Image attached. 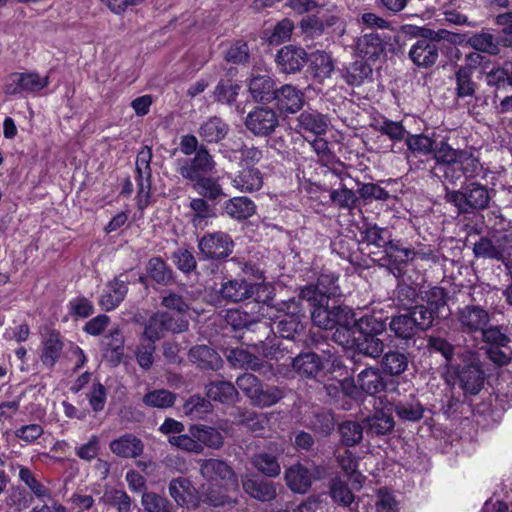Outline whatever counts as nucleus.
<instances>
[{"label": "nucleus", "mask_w": 512, "mask_h": 512, "mask_svg": "<svg viewBox=\"0 0 512 512\" xmlns=\"http://www.w3.org/2000/svg\"><path fill=\"white\" fill-rule=\"evenodd\" d=\"M447 202L453 204L458 214L481 216V224H503L505 217L499 206H489L490 194L488 188L478 182H468L460 190L448 191Z\"/></svg>", "instance_id": "nucleus-1"}, {"label": "nucleus", "mask_w": 512, "mask_h": 512, "mask_svg": "<svg viewBox=\"0 0 512 512\" xmlns=\"http://www.w3.org/2000/svg\"><path fill=\"white\" fill-rule=\"evenodd\" d=\"M261 316L259 314L252 324L242 331V343L266 359L277 360L285 354H292V346H284L283 341L276 340L271 323L261 320Z\"/></svg>", "instance_id": "nucleus-2"}, {"label": "nucleus", "mask_w": 512, "mask_h": 512, "mask_svg": "<svg viewBox=\"0 0 512 512\" xmlns=\"http://www.w3.org/2000/svg\"><path fill=\"white\" fill-rule=\"evenodd\" d=\"M387 328L385 321L375 315H365L357 321V336L352 350L359 351L365 357L377 359L384 352L385 343L379 338Z\"/></svg>", "instance_id": "nucleus-3"}, {"label": "nucleus", "mask_w": 512, "mask_h": 512, "mask_svg": "<svg viewBox=\"0 0 512 512\" xmlns=\"http://www.w3.org/2000/svg\"><path fill=\"white\" fill-rule=\"evenodd\" d=\"M237 387L249 399L253 406L270 407L284 397V391L277 386H264L262 382L251 373H244L236 379Z\"/></svg>", "instance_id": "nucleus-4"}, {"label": "nucleus", "mask_w": 512, "mask_h": 512, "mask_svg": "<svg viewBox=\"0 0 512 512\" xmlns=\"http://www.w3.org/2000/svg\"><path fill=\"white\" fill-rule=\"evenodd\" d=\"M311 319L313 323L325 330H332L338 324H346L348 318L354 314L348 306L341 305L337 299L326 301H313Z\"/></svg>", "instance_id": "nucleus-5"}, {"label": "nucleus", "mask_w": 512, "mask_h": 512, "mask_svg": "<svg viewBox=\"0 0 512 512\" xmlns=\"http://www.w3.org/2000/svg\"><path fill=\"white\" fill-rule=\"evenodd\" d=\"M425 304L415 305V313L422 316L430 328L435 320L445 319L450 315L448 306V293L442 287H432L422 296Z\"/></svg>", "instance_id": "nucleus-6"}, {"label": "nucleus", "mask_w": 512, "mask_h": 512, "mask_svg": "<svg viewBox=\"0 0 512 512\" xmlns=\"http://www.w3.org/2000/svg\"><path fill=\"white\" fill-rule=\"evenodd\" d=\"M456 371L459 387L464 396H475L483 389L486 374L482 368L481 361L475 353L469 352Z\"/></svg>", "instance_id": "nucleus-7"}, {"label": "nucleus", "mask_w": 512, "mask_h": 512, "mask_svg": "<svg viewBox=\"0 0 512 512\" xmlns=\"http://www.w3.org/2000/svg\"><path fill=\"white\" fill-rule=\"evenodd\" d=\"M189 322L181 316L174 317L169 312H156L147 321L143 335L150 342L164 337L165 333H182L188 330Z\"/></svg>", "instance_id": "nucleus-8"}, {"label": "nucleus", "mask_w": 512, "mask_h": 512, "mask_svg": "<svg viewBox=\"0 0 512 512\" xmlns=\"http://www.w3.org/2000/svg\"><path fill=\"white\" fill-rule=\"evenodd\" d=\"M389 329L397 339L408 344L410 341H415L419 332L427 331L430 327L422 316L415 313L414 307L404 313L391 316Z\"/></svg>", "instance_id": "nucleus-9"}, {"label": "nucleus", "mask_w": 512, "mask_h": 512, "mask_svg": "<svg viewBox=\"0 0 512 512\" xmlns=\"http://www.w3.org/2000/svg\"><path fill=\"white\" fill-rule=\"evenodd\" d=\"M280 115L268 105H257L244 119L245 128L256 137L271 136L280 125Z\"/></svg>", "instance_id": "nucleus-10"}, {"label": "nucleus", "mask_w": 512, "mask_h": 512, "mask_svg": "<svg viewBox=\"0 0 512 512\" xmlns=\"http://www.w3.org/2000/svg\"><path fill=\"white\" fill-rule=\"evenodd\" d=\"M288 308H292V310L279 315L271 325L274 328L273 336L276 338V335H279L280 338L288 341L287 344L284 343V346H292V353H294L296 341L301 340L300 337L303 334L304 325L301 323L298 305L292 301Z\"/></svg>", "instance_id": "nucleus-11"}, {"label": "nucleus", "mask_w": 512, "mask_h": 512, "mask_svg": "<svg viewBox=\"0 0 512 512\" xmlns=\"http://www.w3.org/2000/svg\"><path fill=\"white\" fill-rule=\"evenodd\" d=\"M49 83V76L41 77L37 72H13L7 78L4 92L9 96L35 94L46 88Z\"/></svg>", "instance_id": "nucleus-12"}, {"label": "nucleus", "mask_w": 512, "mask_h": 512, "mask_svg": "<svg viewBox=\"0 0 512 512\" xmlns=\"http://www.w3.org/2000/svg\"><path fill=\"white\" fill-rule=\"evenodd\" d=\"M265 291V287L246 281L245 279H231L224 282L220 288V295L223 299L231 302H239L246 299L253 298L254 304L265 303L266 300L262 299L260 292Z\"/></svg>", "instance_id": "nucleus-13"}, {"label": "nucleus", "mask_w": 512, "mask_h": 512, "mask_svg": "<svg viewBox=\"0 0 512 512\" xmlns=\"http://www.w3.org/2000/svg\"><path fill=\"white\" fill-rule=\"evenodd\" d=\"M459 330L468 335L480 333L490 322L489 311L477 304H468L456 312Z\"/></svg>", "instance_id": "nucleus-14"}, {"label": "nucleus", "mask_w": 512, "mask_h": 512, "mask_svg": "<svg viewBox=\"0 0 512 512\" xmlns=\"http://www.w3.org/2000/svg\"><path fill=\"white\" fill-rule=\"evenodd\" d=\"M246 86L251 99L258 104L268 105L273 102L277 89L276 79L269 73L253 70L246 80Z\"/></svg>", "instance_id": "nucleus-15"}, {"label": "nucleus", "mask_w": 512, "mask_h": 512, "mask_svg": "<svg viewBox=\"0 0 512 512\" xmlns=\"http://www.w3.org/2000/svg\"><path fill=\"white\" fill-rule=\"evenodd\" d=\"M392 37L386 33H369L358 38L356 51L358 55L367 61H377L381 57H386L388 47L395 49L391 43Z\"/></svg>", "instance_id": "nucleus-16"}, {"label": "nucleus", "mask_w": 512, "mask_h": 512, "mask_svg": "<svg viewBox=\"0 0 512 512\" xmlns=\"http://www.w3.org/2000/svg\"><path fill=\"white\" fill-rule=\"evenodd\" d=\"M338 278L332 273H322L315 285H307L300 291V297L308 302L326 301L335 299L340 295L337 284Z\"/></svg>", "instance_id": "nucleus-17"}, {"label": "nucleus", "mask_w": 512, "mask_h": 512, "mask_svg": "<svg viewBox=\"0 0 512 512\" xmlns=\"http://www.w3.org/2000/svg\"><path fill=\"white\" fill-rule=\"evenodd\" d=\"M152 148L144 145L136 156V181L138 184V199L139 205L142 208L143 203L147 204L150 198L151 189V160H152Z\"/></svg>", "instance_id": "nucleus-18"}, {"label": "nucleus", "mask_w": 512, "mask_h": 512, "mask_svg": "<svg viewBox=\"0 0 512 512\" xmlns=\"http://www.w3.org/2000/svg\"><path fill=\"white\" fill-rule=\"evenodd\" d=\"M275 110L279 115L288 116L299 112L305 103L304 93L292 84H283L277 87L273 98Z\"/></svg>", "instance_id": "nucleus-19"}, {"label": "nucleus", "mask_w": 512, "mask_h": 512, "mask_svg": "<svg viewBox=\"0 0 512 512\" xmlns=\"http://www.w3.org/2000/svg\"><path fill=\"white\" fill-rule=\"evenodd\" d=\"M408 56L418 68H431L439 58V40L428 37L416 39L408 51Z\"/></svg>", "instance_id": "nucleus-20"}, {"label": "nucleus", "mask_w": 512, "mask_h": 512, "mask_svg": "<svg viewBox=\"0 0 512 512\" xmlns=\"http://www.w3.org/2000/svg\"><path fill=\"white\" fill-rule=\"evenodd\" d=\"M215 167V162L208 148L201 144L195 156L185 161L180 167L181 176L191 182L206 176Z\"/></svg>", "instance_id": "nucleus-21"}, {"label": "nucleus", "mask_w": 512, "mask_h": 512, "mask_svg": "<svg viewBox=\"0 0 512 512\" xmlns=\"http://www.w3.org/2000/svg\"><path fill=\"white\" fill-rule=\"evenodd\" d=\"M227 361L235 369L251 370L260 374L272 371V365L254 353L242 349L233 348L226 354Z\"/></svg>", "instance_id": "nucleus-22"}, {"label": "nucleus", "mask_w": 512, "mask_h": 512, "mask_svg": "<svg viewBox=\"0 0 512 512\" xmlns=\"http://www.w3.org/2000/svg\"><path fill=\"white\" fill-rule=\"evenodd\" d=\"M242 488L246 494L261 502H270L277 496L276 484L256 474L241 477Z\"/></svg>", "instance_id": "nucleus-23"}, {"label": "nucleus", "mask_w": 512, "mask_h": 512, "mask_svg": "<svg viewBox=\"0 0 512 512\" xmlns=\"http://www.w3.org/2000/svg\"><path fill=\"white\" fill-rule=\"evenodd\" d=\"M200 474L209 483L224 481L227 484L236 485L237 476L225 461L220 459L199 460Z\"/></svg>", "instance_id": "nucleus-24"}, {"label": "nucleus", "mask_w": 512, "mask_h": 512, "mask_svg": "<svg viewBox=\"0 0 512 512\" xmlns=\"http://www.w3.org/2000/svg\"><path fill=\"white\" fill-rule=\"evenodd\" d=\"M275 61L281 72L293 74L304 67L308 61V54L302 47L286 45L278 51Z\"/></svg>", "instance_id": "nucleus-25"}, {"label": "nucleus", "mask_w": 512, "mask_h": 512, "mask_svg": "<svg viewBox=\"0 0 512 512\" xmlns=\"http://www.w3.org/2000/svg\"><path fill=\"white\" fill-rule=\"evenodd\" d=\"M188 359L198 369L204 371H218L223 367V360L219 353L208 345H195L188 351Z\"/></svg>", "instance_id": "nucleus-26"}, {"label": "nucleus", "mask_w": 512, "mask_h": 512, "mask_svg": "<svg viewBox=\"0 0 512 512\" xmlns=\"http://www.w3.org/2000/svg\"><path fill=\"white\" fill-rule=\"evenodd\" d=\"M297 128L305 137H320L327 132L328 119L317 110H304L297 118Z\"/></svg>", "instance_id": "nucleus-27"}, {"label": "nucleus", "mask_w": 512, "mask_h": 512, "mask_svg": "<svg viewBox=\"0 0 512 512\" xmlns=\"http://www.w3.org/2000/svg\"><path fill=\"white\" fill-rule=\"evenodd\" d=\"M233 242L224 233H214L204 236L199 241L200 251L208 258L220 259L227 257L232 252Z\"/></svg>", "instance_id": "nucleus-28"}, {"label": "nucleus", "mask_w": 512, "mask_h": 512, "mask_svg": "<svg viewBox=\"0 0 512 512\" xmlns=\"http://www.w3.org/2000/svg\"><path fill=\"white\" fill-rule=\"evenodd\" d=\"M263 308V305L259 306V304L249 302L245 304L242 309L228 310L225 320L233 327V329L244 331L252 324L259 314L264 315V312H262Z\"/></svg>", "instance_id": "nucleus-29"}, {"label": "nucleus", "mask_w": 512, "mask_h": 512, "mask_svg": "<svg viewBox=\"0 0 512 512\" xmlns=\"http://www.w3.org/2000/svg\"><path fill=\"white\" fill-rule=\"evenodd\" d=\"M341 77L351 87H360L373 80V68L363 60H356L344 66Z\"/></svg>", "instance_id": "nucleus-30"}, {"label": "nucleus", "mask_w": 512, "mask_h": 512, "mask_svg": "<svg viewBox=\"0 0 512 512\" xmlns=\"http://www.w3.org/2000/svg\"><path fill=\"white\" fill-rule=\"evenodd\" d=\"M234 419L237 425L246 427V429L256 437L264 436L269 424V419L266 414L243 408H237Z\"/></svg>", "instance_id": "nucleus-31"}, {"label": "nucleus", "mask_w": 512, "mask_h": 512, "mask_svg": "<svg viewBox=\"0 0 512 512\" xmlns=\"http://www.w3.org/2000/svg\"><path fill=\"white\" fill-rule=\"evenodd\" d=\"M292 367L301 378L315 379L322 372L324 363L318 354L306 352L293 358Z\"/></svg>", "instance_id": "nucleus-32"}, {"label": "nucleus", "mask_w": 512, "mask_h": 512, "mask_svg": "<svg viewBox=\"0 0 512 512\" xmlns=\"http://www.w3.org/2000/svg\"><path fill=\"white\" fill-rule=\"evenodd\" d=\"M128 282V275L121 273L108 284L109 290L102 294L100 299V304L106 311L115 309L124 300L128 291Z\"/></svg>", "instance_id": "nucleus-33"}, {"label": "nucleus", "mask_w": 512, "mask_h": 512, "mask_svg": "<svg viewBox=\"0 0 512 512\" xmlns=\"http://www.w3.org/2000/svg\"><path fill=\"white\" fill-rule=\"evenodd\" d=\"M230 130L229 124L219 116H211L198 128V135L208 144H217L224 140Z\"/></svg>", "instance_id": "nucleus-34"}, {"label": "nucleus", "mask_w": 512, "mask_h": 512, "mask_svg": "<svg viewBox=\"0 0 512 512\" xmlns=\"http://www.w3.org/2000/svg\"><path fill=\"white\" fill-rule=\"evenodd\" d=\"M334 62L330 54L325 51H316L310 56L309 73L317 83H323L334 72Z\"/></svg>", "instance_id": "nucleus-35"}, {"label": "nucleus", "mask_w": 512, "mask_h": 512, "mask_svg": "<svg viewBox=\"0 0 512 512\" xmlns=\"http://www.w3.org/2000/svg\"><path fill=\"white\" fill-rule=\"evenodd\" d=\"M481 170L482 166L479 159L474 157L471 153L462 151L450 171L449 178H451V180H457L464 177L466 180H470L477 177Z\"/></svg>", "instance_id": "nucleus-36"}, {"label": "nucleus", "mask_w": 512, "mask_h": 512, "mask_svg": "<svg viewBox=\"0 0 512 512\" xmlns=\"http://www.w3.org/2000/svg\"><path fill=\"white\" fill-rule=\"evenodd\" d=\"M109 448L115 455L122 458H137L144 450L143 442L134 436L127 433L110 442Z\"/></svg>", "instance_id": "nucleus-37"}, {"label": "nucleus", "mask_w": 512, "mask_h": 512, "mask_svg": "<svg viewBox=\"0 0 512 512\" xmlns=\"http://www.w3.org/2000/svg\"><path fill=\"white\" fill-rule=\"evenodd\" d=\"M63 350L61 336L56 331H50L42 342L40 360L42 364L52 369L60 359Z\"/></svg>", "instance_id": "nucleus-38"}, {"label": "nucleus", "mask_w": 512, "mask_h": 512, "mask_svg": "<svg viewBox=\"0 0 512 512\" xmlns=\"http://www.w3.org/2000/svg\"><path fill=\"white\" fill-rule=\"evenodd\" d=\"M287 486L298 494H305L312 486L310 469L302 464H294L285 471Z\"/></svg>", "instance_id": "nucleus-39"}, {"label": "nucleus", "mask_w": 512, "mask_h": 512, "mask_svg": "<svg viewBox=\"0 0 512 512\" xmlns=\"http://www.w3.org/2000/svg\"><path fill=\"white\" fill-rule=\"evenodd\" d=\"M355 387L369 395H375L385 389L386 382L378 368L367 367L357 375Z\"/></svg>", "instance_id": "nucleus-40"}, {"label": "nucleus", "mask_w": 512, "mask_h": 512, "mask_svg": "<svg viewBox=\"0 0 512 512\" xmlns=\"http://www.w3.org/2000/svg\"><path fill=\"white\" fill-rule=\"evenodd\" d=\"M194 299L193 293L187 290L183 292L165 290L161 294V306L173 310L178 313V316L183 317L190 310L191 301Z\"/></svg>", "instance_id": "nucleus-41"}, {"label": "nucleus", "mask_w": 512, "mask_h": 512, "mask_svg": "<svg viewBox=\"0 0 512 512\" xmlns=\"http://www.w3.org/2000/svg\"><path fill=\"white\" fill-rule=\"evenodd\" d=\"M125 339L122 332L115 328L103 337L104 356L115 364H119L124 356Z\"/></svg>", "instance_id": "nucleus-42"}, {"label": "nucleus", "mask_w": 512, "mask_h": 512, "mask_svg": "<svg viewBox=\"0 0 512 512\" xmlns=\"http://www.w3.org/2000/svg\"><path fill=\"white\" fill-rule=\"evenodd\" d=\"M234 186L242 192L258 191L263 186V175L254 166H247L240 170L233 179Z\"/></svg>", "instance_id": "nucleus-43"}, {"label": "nucleus", "mask_w": 512, "mask_h": 512, "mask_svg": "<svg viewBox=\"0 0 512 512\" xmlns=\"http://www.w3.org/2000/svg\"><path fill=\"white\" fill-rule=\"evenodd\" d=\"M366 432L371 436H384L392 432L395 426L392 415L384 410H378L364 419Z\"/></svg>", "instance_id": "nucleus-44"}, {"label": "nucleus", "mask_w": 512, "mask_h": 512, "mask_svg": "<svg viewBox=\"0 0 512 512\" xmlns=\"http://www.w3.org/2000/svg\"><path fill=\"white\" fill-rule=\"evenodd\" d=\"M206 395L210 400L232 404L238 398L236 387L229 381H213L206 385Z\"/></svg>", "instance_id": "nucleus-45"}, {"label": "nucleus", "mask_w": 512, "mask_h": 512, "mask_svg": "<svg viewBox=\"0 0 512 512\" xmlns=\"http://www.w3.org/2000/svg\"><path fill=\"white\" fill-rule=\"evenodd\" d=\"M473 74L468 67H457L455 80V95L458 99L473 98L478 89V84L473 80Z\"/></svg>", "instance_id": "nucleus-46"}, {"label": "nucleus", "mask_w": 512, "mask_h": 512, "mask_svg": "<svg viewBox=\"0 0 512 512\" xmlns=\"http://www.w3.org/2000/svg\"><path fill=\"white\" fill-rule=\"evenodd\" d=\"M381 371L389 376H398L404 373L408 368V356L398 350H389L382 354Z\"/></svg>", "instance_id": "nucleus-47"}, {"label": "nucleus", "mask_w": 512, "mask_h": 512, "mask_svg": "<svg viewBox=\"0 0 512 512\" xmlns=\"http://www.w3.org/2000/svg\"><path fill=\"white\" fill-rule=\"evenodd\" d=\"M188 432L196 437L198 443L212 449H219L224 444V437L214 427L206 425H191Z\"/></svg>", "instance_id": "nucleus-48"}, {"label": "nucleus", "mask_w": 512, "mask_h": 512, "mask_svg": "<svg viewBox=\"0 0 512 512\" xmlns=\"http://www.w3.org/2000/svg\"><path fill=\"white\" fill-rule=\"evenodd\" d=\"M462 150L454 149L449 143L448 139H442L439 143L435 141L433 153L431 156L438 164L446 165L445 176L449 178L450 171L460 156Z\"/></svg>", "instance_id": "nucleus-49"}, {"label": "nucleus", "mask_w": 512, "mask_h": 512, "mask_svg": "<svg viewBox=\"0 0 512 512\" xmlns=\"http://www.w3.org/2000/svg\"><path fill=\"white\" fill-rule=\"evenodd\" d=\"M169 494L179 506H188L194 501L195 488L187 478L178 477L170 481Z\"/></svg>", "instance_id": "nucleus-50"}, {"label": "nucleus", "mask_w": 512, "mask_h": 512, "mask_svg": "<svg viewBox=\"0 0 512 512\" xmlns=\"http://www.w3.org/2000/svg\"><path fill=\"white\" fill-rule=\"evenodd\" d=\"M251 465L266 477L276 478L281 473V466L277 457L268 452H258L251 456Z\"/></svg>", "instance_id": "nucleus-51"}, {"label": "nucleus", "mask_w": 512, "mask_h": 512, "mask_svg": "<svg viewBox=\"0 0 512 512\" xmlns=\"http://www.w3.org/2000/svg\"><path fill=\"white\" fill-rule=\"evenodd\" d=\"M224 210L231 218L241 221L247 220L255 213L256 205L248 197H234L226 202Z\"/></svg>", "instance_id": "nucleus-52"}, {"label": "nucleus", "mask_w": 512, "mask_h": 512, "mask_svg": "<svg viewBox=\"0 0 512 512\" xmlns=\"http://www.w3.org/2000/svg\"><path fill=\"white\" fill-rule=\"evenodd\" d=\"M497 239L490 237L481 238L474 244V253L477 257L490 258L503 261L507 257V248L501 246Z\"/></svg>", "instance_id": "nucleus-53"}, {"label": "nucleus", "mask_w": 512, "mask_h": 512, "mask_svg": "<svg viewBox=\"0 0 512 512\" xmlns=\"http://www.w3.org/2000/svg\"><path fill=\"white\" fill-rule=\"evenodd\" d=\"M241 86L232 78H221L214 89L216 102L232 106L236 103Z\"/></svg>", "instance_id": "nucleus-54"}, {"label": "nucleus", "mask_w": 512, "mask_h": 512, "mask_svg": "<svg viewBox=\"0 0 512 512\" xmlns=\"http://www.w3.org/2000/svg\"><path fill=\"white\" fill-rule=\"evenodd\" d=\"M340 442L346 447H354L363 439L364 426L355 420H346L339 424Z\"/></svg>", "instance_id": "nucleus-55"}, {"label": "nucleus", "mask_w": 512, "mask_h": 512, "mask_svg": "<svg viewBox=\"0 0 512 512\" xmlns=\"http://www.w3.org/2000/svg\"><path fill=\"white\" fill-rule=\"evenodd\" d=\"M436 139L424 133L412 134L408 133L406 137L407 149L414 156H431Z\"/></svg>", "instance_id": "nucleus-56"}, {"label": "nucleus", "mask_w": 512, "mask_h": 512, "mask_svg": "<svg viewBox=\"0 0 512 512\" xmlns=\"http://www.w3.org/2000/svg\"><path fill=\"white\" fill-rule=\"evenodd\" d=\"M357 319L352 314L346 324H338L334 327L332 340L338 345L352 350L354 338L357 336Z\"/></svg>", "instance_id": "nucleus-57"}, {"label": "nucleus", "mask_w": 512, "mask_h": 512, "mask_svg": "<svg viewBox=\"0 0 512 512\" xmlns=\"http://www.w3.org/2000/svg\"><path fill=\"white\" fill-rule=\"evenodd\" d=\"M360 230V242L374 245L378 248L386 249L390 244L391 233L386 227L380 226H363Z\"/></svg>", "instance_id": "nucleus-58"}, {"label": "nucleus", "mask_w": 512, "mask_h": 512, "mask_svg": "<svg viewBox=\"0 0 512 512\" xmlns=\"http://www.w3.org/2000/svg\"><path fill=\"white\" fill-rule=\"evenodd\" d=\"M467 44L478 52L497 55L500 52L498 39L490 32L474 33L467 39Z\"/></svg>", "instance_id": "nucleus-59"}, {"label": "nucleus", "mask_w": 512, "mask_h": 512, "mask_svg": "<svg viewBox=\"0 0 512 512\" xmlns=\"http://www.w3.org/2000/svg\"><path fill=\"white\" fill-rule=\"evenodd\" d=\"M100 501L104 505L116 507L118 512H131V498L122 489L106 487Z\"/></svg>", "instance_id": "nucleus-60"}, {"label": "nucleus", "mask_w": 512, "mask_h": 512, "mask_svg": "<svg viewBox=\"0 0 512 512\" xmlns=\"http://www.w3.org/2000/svg\"><path fill=\"white\" fill-rule=\"evenodd\" d=\"M326 173H329L341 180L340 187L330 191V198L332 202L343 208H353L356 205L358 198L355 192L352 189L347 188L343 183L341 173H337L335 170L326 171Z\"/></svg>", "instance_id": "nucleus-61"}, {"label": "nucleus", "mask_w": 512, "mask_h": 512, "mask_svg": "<svg viewBox=\"0 0 512 512\" xmlns=\"http://www.w3.org/2000/svg\"><path fill=\"white\" fill-rule=\"evenodd\" d=\"M147 273L151 279L161 285H169L174 280L172 269L159 257H154L149 260Z\"/></svg>", "instance_id": "nucleus-62"}, {"label": "nucleus", "mask_w": 512, "mask_h": 512, "mask_svg": "<svg viewBox=\"0 0 512 512\" xmlns=\"http://www.w3.org/2000/svg\"><path fill=\"white\" fill-rule=\"evenodd\" d=\"M192 183L193 189L204 198L209 200H217L221 196H224L222 187L216 178L204 176L193 181Z\"/></svg>", "instance_id": "nucleus-63"}, {"label": "nucleus", "mask_w": 512, "mask_h": 512, "mask_svg": "<svg viewBox=\"0 0 512 512\" xmlns=\"http://www.w3.org/2000/svg\"><path fill=\"white\" fill-rule=\"evenodd\" d=\"M329 494L334 502L344 507L349 506L355 498L347 483L340 477L331 479L329 483Z\"/></svg>", "instance_id": "nucleus-64"}]
</instances>
